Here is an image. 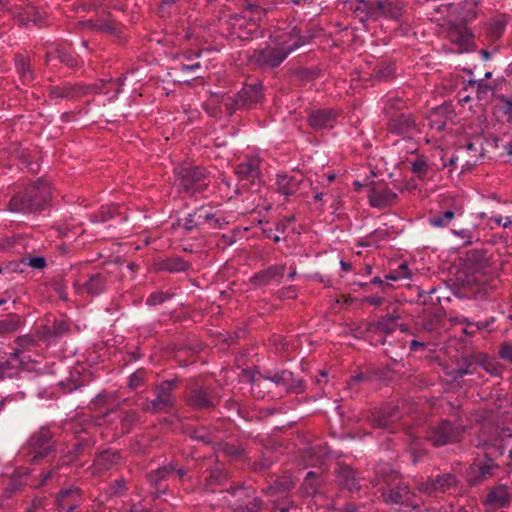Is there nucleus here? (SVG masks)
<instances>
[{
  "mask_svg": "<svg viewBox=\"0 0 512 512\" xmlns=\"http://www.w3.org/2000/svg\"><path fill=\"white\" fill-rule=\"evenodd\" d=\"M52 188L48 181L38 179L11 197L8 209L13 213L38 214L50 206Z\"/></svg>",
  "mask_w": 512,
  "mask_h": 512,
  "instance_id": "f257e3e1",
  "label": "nucleus"
},
{
  "mask_svg": "<svg viewBox=\"0 0 512 512\" xmlns=\"http://www.w3.org/2000/svg\"><path fill=\"white\" fill-rule=\"evenodd\" d=\"M279 39L280 47H266L261 50H255L249 56L250 61L261 68L277 67L290 53L309 41L307 37L300 36L295 29L279 36Z\"/></svg>",
  "mask_w": 512,
  "mask_h": 512,
  "instance_id": "f03ea898",
  "label": "nucleus"
},
{
  "mask_svg": "<svg viewBox=\"0 0 512 512\" xmlns=\"http://www.w3.org/2000/svg\"><path fill=\"white\" fill-rule=\"evenodd\" d=\"M264 14V10L259 7L247 8L241 14L230 16L229 21L226 23V39L231 41L248 40L250 37L258 32L259 21Z\"/></svg>",
  "mask_w": 512,
  "mask_h": 512,
  "instance_id": "7ed1b4c3",
  "label": "nucleus"
},
{
  "mask_svg": "<svg viewBox=\"0 0 512 512\" xmlns=\"http://www.w3.org/2000/svg\"><path fill=\"white\" fill-rule=\"evenodd\" d=\"M174 184L189 195L205 190L209 184L206 170L199 166L181 165L174 169Z\"/></svg>",
  "mask_w": 512,
  "mask_h": 512,
  "instance_id": "20e7f679",
  "label": "nucleus"
},
{
  "mask_svg": "<svg viewBox=\"0 0 512 512\" xmlns=\"http://www.w3.org/2000/svg\"><path fill=\"white\" fill-rule=\"evenodd\" d=\"M177 386L176 380H166L158 384L155 389V398L145 399L140 404L141 409L152 414L169 413L174 409L175 398L172 394Z\"/></svg>",
  "mask_w": 512,
  "mask_h": 512,
  "instance_id": "39448f33",
  "label": "nucleus"
},
{
  "mask_svg": "<svg viewBox=\"0 0 512 512\" xmlns=\"http://www.w3.org/2000/svg\"><path fill=\"white\" fill-rule=\"evenodd\" d=\"M291 376L292 373L288 371H282L280 374L276 373L270 377L243 371V377L251 382L252 392L257 394L258 397L264 396L262 389H266L268 393H271L273 388H280L281 390L288 391L290 389L289 382L291 380Z\"/></svg>",
  "mask_w": 512,
  "mask_h": 512,
  "instance_id": "423d86ee",
  "label": "nucleus"
},
{
  "mask_svg": "<svg viewBox=\"0 0 512 512\" xmlns=\"http://www.w3.org/2000/svg\"><path fill=\"white\" fill-rule=\"evenodd\" d=\"M53 435L47 428H40L34 432L22 448V453L31 462H37L46 457L53 448Z\"/></svg>",
  "mask_w": 512,
  "mask_h": 512,
  "instance_id": "0eeeda50",
  "label": "nucleus"
},
{
  "mask_svg": "<svg viewBox=\"0 0 512 512\" xmlns=\"http://www.w3.org/2000/svg\"><path fill=\"white\" fill-rule=\"evenodd\" d=\"M460 480L454 473H441L429 477L426 481L419 483L418 489L429 495H437L439 493H453L458 490Z\"/></svg>",
  "mask_w": 512,
  "mask_h": 512,
  "instance_id": "6e6552de",
  "label": "nucleus"
},
{
  "mask_svg": "<svg viewBox=\"0 0 512 512\" xmlns=\"http://www.w3.org/2000/svg\"><path fill=\"white\" fill-rule=\"evenodd\" d=\"M385 112L389 117L387 129L389 132L402 135L405 137H413L420 133L419 126L414 116L410 113H390V108L386 107Z\"/></svg>",
  "mask_w": 512,
  "mask_h": 512,
  "instance_id": "1a4fd4ad",
  "label": "nucleus"
},
{
  "mask_svg": "<svg viewBox=\"0 0 512 512\" xmlns=\"http://www.w3.org/2000/svg\"><path fill=\"white\" fill-rule=\"evenodd\" d=\"M461 436L462 429L448 421H442L430 429L426 439L430 441L433 446L439 447L457 442L460 440Z\"/></svg>",
  "mask_w": 512,
  "mask_h": 512,
  "instance_id": "9d476101",
  "label": "nucleus"
},
{
  "mask_svg": "<svg viewBox=\"0 0 512 512\" xmlns=\"http://www.w3.org/2000/svg\"><path fill=\"white\" fill-rule=\"evenodd\" d=\"M401 418V414L397 406L387 405L368 417V421L372 428L383 429L388 432L396 430V422Z\"/></svg>",
  "mask_w": 512,
  "mask_h": 512,
  "instance_id": "9b49d317",
  "label": "nucleus"
},
{
  "mask_svg": "<svg viewBox=\"0 0 512 512\" xmlns=\"http://www.w3.org/2000/svg\"><path fill=\"white\" fill-rule=\"evenodd\" d=\"M108 273L96 272L87 275L84 281L76 280L73 282V288L77 294L87 293L91 296H97L103 293L107 288Z\"/></svg>",
  "mask_w": 512,
  "mask_h": 512,
  "instance_id": "f8f14e48",
  "label": "nucleus"
},
{
  "mask_svg": "<svg viewBox=\"0 0 512 512\" xmlns=\"http://www.w3.org/2000/svg\"><path fill=\"white\" fill-rule=\"evenodd\" d=\"M70 333V323L65 319H54L37 328V335L41 342L50 345L59 338Z\"/></svg>",
  "mask_w": 512,
  "mask_h": 512,
  "instance_id": "ddd939ff",
  "label": "nucleus"
},
{
  "mask_svg": "<svg viewBox=\"0 0 512 512\" xmlns=\"http://www.w3.org/2000/svg\"><path fill=\"white\" fill-rule=\"evenodd\" d=\"M511 499L512 491L507 485L500 484L488 490L482 503L486 511L493 512L508 507Z\"/></svg>",
  "mask_w": 512,
  "mask_h": 512,
  "instance_id": "4468645a",
  "label": "nucleus"
},
{
  "mask_svg": "<svg viewBox=\"0 0 512 512\" xmlns=\"http://www.w3.org/2000/svg\"><path fill=\"white\" fill-rule=\"evenodd\" d=\"M367 17L370 19H379L382 17L398 19L402 15V6L387 0L371 1L365 4Z\"/></svg>",
  "mask_w": 512,
  "mask_h": 512,
  "instance_id": "2eb2a0df",
  "label": "nucleus"
},
{
  "mask_svg": "<svg viewBox=\"0 0 512 512\" xmlns=\"http://www.w3.org/2000/svg\"><path fill=\"white\" fill-rule=\"evenodd\" d=\"M369 203L373 207L383 208L394 204L397 194L390 190L384 182H371L367 185Z\"/></svg>",
  "mask_w": 512,
  "mask_h": 512,
  "instance_id": "dca6fc26",
  "label": "nucleus"
},
{
  "mask_svg": "<svg viewBox=\"0 0 512 512\" xmlns=\"http://www.w3.org/2000/svg\"><path fill=\"white\" fill-rule=\"evenodd\" d=\"M81 502L82 494L80 489L76 487L62 489L55 499V512H78Z\"/></svg>",
  "mask_w": 512,
  "mask_h": 512,
  "instance_id": "f3484780",
  "label": "nucleus"
},
{
  "mask_svg": "<svg viewBox=\"0 0 512 512\" xmlns=\"http://www.w3.org/2000/svg\"><path fill=\"white\" fill-rule=\"evenodd\" d=\"M175 466L168 463L147 474V480L151 485V493L155 498H159L167 492V485L164 482L174 474Z\"/></svg>",
  "mask_w": 512,
  "mask_h": 512,
  "instance_id": "a211bd4d",
  "label": "nucleus"
},
{
  "mask_svg": "<svg viewBox=\"0 0 512 512\" xmlns=\"http://www.w3.org/2000/svg\"><path fill=\"white\" fill-rule=\"evenodd\" d=\"M382 496L384 501L388 504L403 505L411 508H417L419 506L415 494L407 485H398L387 492H383Z\"/></svg>",
  "mask_w": 512,
  "mask_h": 512,
  "instance_id": "6ab92c4d",
  "label": "nucleus"
},
{
  "mask_svg": "<svg viewBox=\"0 0 512 512\" xmlns=\"http://www.w3.org/2000/svg\"><path fill=\"white\" fill-rule=\"evenodd\" d=\"M92 86H84V84L76 83H63L61 85L53 86L50 89V96L54 99H69L75 100L87 95Z\"/></svg>",
  "mask_w": 512,
  "mask_h": 512,
  "instance_id": "aec40b11",
  "label": "nucleus"
},
{
  "mask_svg": "<svg viewBox=\"0 0 512 512\" xmlns=\"http://www.w3.org/2000/svg\"><path fill=\"white\" fill-rule=\"evenodd\" d=\"M259 165L260 159L258 157L247 158L236 167L235 174L240 180H246L254 185L256 181H260Z\"/></svg>",
  "mask_w": 512,
  "mask_h": 512,
  "instance_id": "412c9836",
  "label": "nucleus"
},
{
  "mask_svg": "<svg viewBox=\"0 0 512 512\" xmlns=\"http://www.w3.org/2000/svg\"><path fill=\"white\" fill-rule=\"evenodd\" d=\"M262 99V86L254 85L243 88L240 92H237L232 100V110L235 111L238 108L251 103H257Z\"/></svg>",
  "mask_w": 512,
  "mask_h": 512,
  "instance_id": "4be33fe9",
  "label": "nucleus"
},
{
  "mask_svg": "<svg viewBox=\"0 0 512 512\" xmlns=\"http://www.w3.org/2000/svg\"><path fill=\"white\" fill-rule=\"evenodd\" d=\"M336 477L339 485L349 491L354 492L360 489L361 479L352 467L345 464H338Z\"/></svg>",
  "mask_w": 512,
  "mask_h": 512,
  "instance_id": "5701e85b",
  "label": "nucleus"
},
{
  "mask_svg": "<svg viewBox=\"0 0 512 512\" xmlns=\"http://www.w3.org/2000/svg\"><path fill=\"white\" fill-rule=\"evenodd\" d=\"M399 316L392 314L390 316L384 317L377 322L369 323L367 326V332L371 334H391L398 327H400L401 331H405L406 328L398 323Z\"/></svg>",
  "mask_w": 512,
  "mask_h": 512,
  "instance_id": "b1692460",
  "label": "nucleus"
},
{
  "mask_svg": "<svg viewBox=\"0 0 512 512\" xmlns=\"http://www.w3.org/2000/svg\"><path fill=\"white\" fill-rule=\"evenodd\" d=\"M121 461V455L116 450H104L94 459V469L96 472H104L118 466Z\"/></svg>",
  "mask_w": 512,
  "mask_h": 512,
  "instance_id": "393cba45",
  "label": "nucleus"
},
{
  "mask_svg": "<svg viewBox=\"0 0 512 512\" xmlns=\"http://www.w3.org/2000/svg\"><path fill=\"white\" fill-rule=\"evenodd\" d=\"M498 468L495 463L488 462L483 465H473L468 470V483L471 486H476L482 481L492 476L493 470Z\"/></svg>",
  "mask_w": 512,
  "mask_h": 512,
  "instance_id": "a878e982",
  "label": "nucleus"
},
{
  "mask_svg": "<svg viewBox=\"0 0 512 512\" xmlns=\"http://www.w3.org/2000/svg\"><path fill=\"white\" fill-rule=\"evenodd\" d=\"M302 182V175H278L276 181L277 191L285 196L294 195L299 190Z\"/></svg>",
  "mask_w": 512,
  "mask_h": 512,
  "instance_id": "bb28decb",
  "label": "nucleus"
},
{
  "mask_svg": "<svg viewBox=\"0 0 512 512\" xmlns=\"http://www.w3.org/2000/svg\"><path fill=\"white\" fill-rule=\"evenodd\" d=\"M335 119L336 113L333 110L323 109L313 111L308 117V122L315 129H323L333 127Z\"/></svg>",
  "mask_w": 512,
  "mask_h": 512,
  "instance_id": "cd10ccee",
  "label": "nucleus"
},
{
  "mask_svg": "<svg viewBox=\"0 0 512 512\" xmlns=\"http://www.w3.org/2000/svg\"><path fill=\"white\" fill-rule=\"evenodd\" d=\"M285 272V265H273L255 274L253 281L256 285L264 286L272 281H279Z\"/></svg>",
  "mask_w": 512,
  "mask_h": 512,
  "instance_id": "c85d7f7f",
  "label": "nucleus"
},
{
  "mask_svg": "<svg viewBox=\"0 0 512 512\" xmlns=\"http://www.w3.org/2000/svg\"><path fill=\"white\" fill-rule=\"evenodd\" d=\"M188 404L193 408L206 409L214 405V398L207 390L198 388L190 392Z\"/></svg>",
  "mask_w": 512,
  "mask_h": 512,
  "instance_id": "c756f323",
  "label": "nucleus"
},
{
  "mask_svg": "<svg viewBox=\"0 0 512 512\" xmlns=\"http://www.w3.org/2000/svg\"><path fill=\"white\" fill-rule=\"evenodd\" d=\"M23 363L24 360L19 356L18 351L11 352L8 359H0V379L14 375Z\"/></svg>",
  "mask_w": 512,
  "mask_h": 512,
  "instance_id": "7c9ffc66",
  "label": "nucleus"
},
{
  "mask_svg": "<svg viewBox=\"0 0 512 512\" xmlns=\"http://www.w3.org/2000/svg\"><path fill=\"white\" fill-rule=\"evenodd\" d=\"M322 479L315 472L310 471L307 473L304 482L300 488V494L303 497L314 496L320 492Z\"/></svg>",
  "mask_w": 512,
  "mask_h": 512,
  "instance_id": "2f4dec72",
  "label": "nucleus"
},
{
  "mask_svg": "<svg viewBox=\"0 0 512 512\" xmlns=\"http://www.w3.org/2000/svg\"><path fill=\"white\" fill-rule=\"evenodd\" d=\"M212 218L213 215H211L207 210L203 208L197 209L194 212L189 213L185 218L184 229L186 231H192L205 222L210 221Z\"/></svg>",
  "mask_w": 512,
  "mask_h": 512,
  "instance_id": "473e14b6",
  "label": "nucleus"
},
{
  "mask_svg": "<svg viewBox=\"0 0 512 512\" xmlns=\"http://www.w3.org/2000/svg\"><path fill=\"white\" fill-rule=\"evenodd\" d=\"M15 67L23 82H31L34 80V72L31 67L30 58L24 54H16Z\"/></svg>",
  "mask_w": 512,
  "mask_h": 512,
  "instance_id": "72a5a7b5",
  "label": "nucleus"
},
{
  "mask_svg": "<svg viewBox=\"0 0 512 512\" xmlns=\"http://www.w3.org/2000/svg\"><path fill=\"white\" fill-rule=\"evenodd\" d=\"M448 36L453 43L459 46H464L469 42L472 34L466 26L462 24H453L449 28Z\"/></svg>",
  "mask_w": 512,
  "mask_h": 512,
  "instance_id": "f704fd0d",
  "label": "nucleus"
},
{
  "mask_svg": "<svg viewBox=\"0 0 512 512\" xmlns=\"http://www.w3.org/2000/svg\"><path fill=\"white\" fill-rule=\"evenodd\" d=\"M97 32L108 34L115 39H121L124 33V27L108 17L107 19H101L99 21Z\"/></svg>",
  "mask_w": 512,
  "mask_h": 512,
  "instance_id": "c9c22d12",
  "label": "nucleus"
},
{
  "mask_svg": "<svg viewBox=\"0 0 512 512\" xmlns=\"http://www.w3.org/2000/svg\"><path fill=\"white\" fill-rule=\"evenodd\" d=\"M40 341L41 340L38 338L37 329H36L34 334L18 336L15 339L17 348H15L13 351H18L19 356L21 357L23 352L31 351L32 349L36 348Z\"/></svg>",
  "mask_w": 512,
  "mask_h": 512,
  "instance_id": "e433bc0d",
  "label": "nucleus"
},
{
  "mask_svg": "<svg viewBox=\"0 0 512 512\" xmlns=\"http://www.w3.org/2000/svg\"><path fill=\"white\" fill-rule=\"evenodd\" d=\"M476 363H478L485 371L492 376H501L503 367L494 358H490L487 355L479 354L476 356Z\"/></svg>",
  "mask_w": 512,
  "mask_h": 512,
  "instance_id": "4c0bfd02",
  "label": "nucleus"
},
{
  "mask_svg": "<svg viewBox=\"0 0 512 512\" xmlns=\"http://www.w3.org/2000/svg\"><path fill=\"white\" fill-rule=\"evenodd\" d=\"M21 324L19 315L11 313L0 319V335H7L18 330Z\"/></svg>",
  "mask_w": 512,
  "mask_h": 512,
  "instance_id": "58836bf2",
  "label": "nucleus"
},
{
  "mask_svg": "<svg viewBox=\"0 0 512 512\" xmlns=\"http://www.w3.org/2000/svg\"><path fill=\"white\" fill-rule=\"evenodd\" d=\"M125 77H119L116 81L110 79L108 81H99L94 84H89L88 86H92L93 89H89L87 95L89 94H99V93H108V90H105L106 86H110L111 88L117 86L116 93H120V88L124 85Z\"/></svg>",
  "mask_w": 512,
  "mask_h": 512,
  "instance_id": "ea45409f",
  "label": "nucleus"
},
{
  "mask_svg": "<svg viewBox=\"0 0 512 512\" xmlns=\"http://www.w3.org/2000/svg\"><path fill=\"white\" fill-rule=\"evenodd\" d=\"M189 264L184 261L181 257H169L162 261L161 268L168 272L177 273L187 270Z\"/></svg>",
  "mask_w": 512,
  "mask_h": 512,
  "instance_id": "a19ab883",
  "label": "nucleus"
},
{
  "mask_svg": "<svg viewBox=\"0 0 512 512\" xmlns=\"http://www.w3.org/2000/svg\"><path fill=\"white\" fill-rule=\"evenodd\" d=\"M224 481V475L221 471H211L209 476L205 478L204 487L207 491L216 492L222 491V483Z\"/></svg>",
  "mask_w": 512,
  "mask_h": 512,
  "instance_id": "79ce46f5",
  "label": "nucleus"
},
{
  "mask_svg": "<svg viewBox=\"0 0 512 512\" xmlns=\"http://www.w3.org/2000/svg\"><path fill=\"white\" fill-rule=\"evenodd\" d=\"M477 448H482L484 456L488 462L494 463V460L503 455V448L498 444H491L487 442H479Z\"/></svg>",
  "mask_w": 512,
  "mask_h": 512,
  "instance_id": "37998d69",
  "label": "nucleus"
},
{
  "mask_svg": "<svg viewBox=\"0 0 512 512\" xmlns=\"http://www.w3.org/2000/svg\"><path fill=\"white\" fill-rule=\"evenodd\" d=\"M139 417L136 411L129 410L123 412L120 418L121 429L123 433H128L138 422Z\"/></svg>",
  "mask_w": 512,
  "mask_h": 512,
  "instance_id": "c03bdc74",
  "label": "nucleus"
},
{
  "mask_svg": "<svg viewBox=\"0 0 512 512\" xmlns=\"http://www.w3.org/2000/svg\"><path fill=\"white\" fill-rule=\"evenodd\" d=\"M506 20L503 17L495 18L489 23L488 33L492 39H498L506 27Z\"/></svg>",
  "mask_w": 512,
  "mask_h": 512,
  "instance_id": "a18cd8bd",
  "label": "nucleus"
},
{
  "mask_svg": "<svg viewBox=\"0 0 512 512\" xmlns=\"http://www.w3.org/2000/svg\"><path fill=\"white\" fill-rule=\"evenodd\" d=\"M456 211H459V209L456 208L455 211L447 210L441 216L431 218L430 224L434 227H445L452 221Z\"/></svg>",
  "mask_w": 512,
  "mask_h": 512,
  "instance_id": "49530a36",
  "label": "nucleus"
},
{
  "mask_svg": "<svg viewBox=\"0 0 512 512\" xmlns=\"http://www.w3.org/2000/svg\"><path fill=\"white\" fill-rule=\"evenodd\" d=\"M411 171L417 174L419 178H423L428 172V163L423 156L418 157L411 163Z\"/></svg>",
  "mask_w": 512,
  "mask_h": 512,
  "instance_id": "de8ad7c7",
  "label": "nucleus"
},
{
  "mask_svg": "<svg viewBox=\"0 0 512 512\" xmlns=\"http://www.w3.org/2000/svg\"><path fill=\"white\" fill-rule=\"evenodd\" d=\"M468 85L472 88H476V95L479 100L484 99L492 90V87L483 81L469 80Z\"/></svg>",
  "mask_w": 512,
  "mask_h": 512,
  "instance_id": "09e8293b",
  "label": "nucleus"
},
{
  "mask_svg": "<svg viewBox=\"0 0 512 512\" xmlns=\"http://www.w3.org/2000/svg\"><path fill=\"white\" fill-rule=\"evenodd\" d=\"M293 481L290 477H282L277 479L272 486H270V491L272 494L283 492L290 489L293 486Z\"/></svg>",
  "mask_w": 512,
  "mask_h": 512,
  "instance_id": "8fccbe9b",
  "label": "nucleus"
},
{
  "mask_svg": "<svg viewBox=\"0 0 512 512\" xmlns=\"http://www.w3.org/2000/svg\"><path fill=\"white\" fill-rule=\"evenodd\" d=\"M57 59L68 67L74 68L78 65L77 59L67 50L57 49Z\"/></svg>",
  "mask_w": 512,
  "mask_h": 512,
  "instance_id": "3c124183",
  "label": "nucleus"
},
{
  "mask_svg": "<svg viewBox=\"0 0 512 512\" xmlns=\"http://www.w3.org/2000/svg\"><path fill=\"white\" fill-rule=\"evenodd\" d=\"M146 372L144 370H137L129 377L128 385L129 388L134 390L142 386L145 382Z\"/></svg>",
  "mask_w": 512,
  "mask_h": 512,
  "instance_id": "603ef678",
  "label": "nucleus"
},
{
  "mask_svg": "<svg viewBox=\"0 0 512 512\" xmlns=\"http://www.w3.org/2000/svg\"><path fill=\"white\" fill-rule=\"evenodd\" d=\"M394 74V68L391 65L378 67L374 70V78L382 81L391 78Z\"/></svg>",
  "mask_w": 512,
  "mask_h": 512,
  "instance_id": "864d4df0",
  "label": "nucleus"
},
{
  "mask_svg": "<svg viewBox=\"0 0 512 512\" xmlns=\"http://www.w3.org/2000/svg\"><path fill=\"white\" fill-rule=\"evenodd\" d=\"M116 207H101V210L96 215L97 221L104 222L114 217Z\"/></svg>",
  "mask_w": 512,
  "mask_h": 512,
  "instance_id": "5fc2aeb1",
  "label": "nucleus"
},
{
  "mask_svg": "<svg viewBox=\"0 0 512 512\" xmlns=\"http://www.w3.org/2000/svg\"><path fill=\"white\" fill-rule=\"evenodd\" d=\"M226 457H230L231 460H240L244 458V450L240 447L226 445Z\"/></svg>",
  "mask_w": 512,
  "mask_h": 512,
  "instance_id": "6e6d98bb",
  "label": "nucleus"
},
{
  "mask_svg": "<svg viewBox=\"0 0 512 512\" xmlns=\"http://www.w3.org/2000/svg\"><path fill=\"white\" fill-rule=\"evenodd\" d=\"M421 444H422V442L419 439L411 438L410 450H411L412 456L414 458L424 454V450L421 449ZM414 461H416V459H414Z\"/></svg>",
  "mask_w": 512,
  "mask_h": 512,
  "instance_id": "4d7b16f0",
  "label": "nucleus"
},
{
  "mask_svg": "<svg viewBox=\"0 0 512 512\" xmlns=\"http://www.w3.org/2000/svg\"><path fill=\"white\" fill-rule=\"evenodd\" d=\"M499 355L501 358L512 363V344L505 343L500 347Z\"/></svg>",
  "mask_w": 512,
  "mask_h": 512,
  "instance_id": "13d9d810",
  "label": "nucleus"
},
{
  "mask_svg": "<svg viewBox=\"0 0 512 512\" xmlns=\"http://www.w3.org/2000/svg\"><path fill=\"white\" fill-rule=\"evenodd\" d=\"M28 265L34 269H42L46 266V260L42 256L31 257L28 260Z\"/></svg>",
  "mask_w": 512,
  "mask_h": 512,
  "instance_id": "bf43d9fd",
  "label": "nucleus"
},
{
  "mask_svg": "<svg viewBox=\"0 0 512 512\" xmlns=\"http://www.w3.org/2000/svg\"><path fill=\"white\" fill-rule=\"evenodd\" d=\"M487 268H488V263H487V260L484 261L483 264H481L479 267H475L473 268V272L476 273V274H479V276H475V281L478 282V283H485L484 280L481 279V275H486L487 274Z\"/></svg>",
  "mask_w": 512,
  "mask_h": 512,
  "instance_id": "052dcab7",
  "label": "nucleus"
},
{
  "mask_svg": "<svg viewBox=\"0 0 512 512\" xmlns=\"http://www.w3.org/2000/svg\"><path fill=\"white\" fill-rule=\"evenodd\" d=\"M31 507L34 509L35 512H39L41 510H44L46 507V499L45 497H36L33 499Z\"/></svg>",
  "mask_w": 512,
  "mask_h": 512,
  "instance_id": "680f3d73",
  "label": "nucleus"
},
{
  "mask_svg": "<svg viewBox=\"0 0 512 512\" xmlns=\"http://www.w3.org/2000/svg\"><path fill=\"white\" fill-rule=\"evenodd\" d=\"M86 447H88L87 442L78 441L73 445V450L71 453H73L75 456H79Z\"/></svg>",
  "mask_w": 512,
  "mask_h": 512,
  "instance_id": "e2e57ef3",
  "label": "nucleus"
},
{
  "mask_svg": "<svg viewBox=\"0 0 512 512\" xmlns=\"http://www.w3.org/2000/svg\"><path fill=\"white\" fill-rule=\"evenodd\" d=\"M263 233L266 235L267 238L272 239L274 242L280 241V233H277L272 228H264Z\"/></svg>",
  "mask_w": 512,
  "mask_h": 512,
  "instance_id": "0e129e2a",
  "label": "nucleus"
},
{
  "mask_svg": "<svg viewBox=\"0 0 512 512\" xmlns=\"http://www.w3.org/2000/svg\"><path fill=\"white\" fill-rule=\"evenodd\" d=\"M100 20H86L81 21L79 24L83 26L84 28L92 29L97 31V26L99 25Z\"/></svg>",
  "mask_w": 512,
  "mask_h": 512,
  "instance_id": "69168bd1",
  "label": "nucleus"
},
{
  "mask_svg": "<svg viewBox=\"0 0 512 512\" xmlns=\"http://www.w3.org/2000/svg\"><path fill=\"white\" fill-rule=\"evenodd\" d=\"M397 274H400L401 279L409 278L410 273L408 271V267L405 264H401L396 270Z\"/></svg>",
  "mask_w": 512,
  "mask_h": 512,
  "instance_id": "338daca9",
  "label": "nucleus"
},
{
  "mask_svg": "<svg viewBox=\"0 0 512 512\" xmlns=\"http://www.w3.org/2000/svg\"><path fill=\"white\" fill-rule=\"evenodd\" d=\"M162 301H163V298L159 294H151L147 299V303L150 305H156V304L161 303Z\"/></svg>",
  "mask_w": 512,
  "mask_h": 512,
  "instance_id": "774afa93",
  "label": "nucleus"
}]
</instances>
